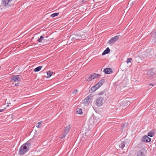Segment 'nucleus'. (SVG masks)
I'll return each mask as SVG.
<instances>
[{
    "label": "nucleus",
    "instance_id": "obj_1",
    "mask_svg": "<svg viewBox=\"0 0 156 156\" xmlns=\"http://www.w3.org/2000/svg\"><path fill=\"white\" fill-rule=\"evenodd\" d=\"M29 149L28 148L27 146L25 145H22L19 150V153L21 155H22L28 151Z\"/></svg>",
    "mask_w": 156,
    "mask_h": 156
},
{
    "label": "nucleus",
    "instance_id": "obj_2",
    "mask_svg": "<svg viewBox=\"0 0 156 156\" xmlns=\"http://www.w3.org/2000/svg\"><path fill=\"white\" fill-rule=\"evenodd\" d=\"M100 76V74L96 73H93L87 79V81H90L94 79L98 78Z\"/></svg>",
    "mask_w": 156,
    "mask_h": 156
},
{
    "label": "nucleus",
    "instance_id": "obj_3",
    "mask_svg": "<svg viewBox=\"0 0 156 156\" xmlns=\"http://www.w3.org/2000/svg\"><path fill=\"white\" fill-rule=\"evenodd\" d=\"M12 0H2V4L6 7H9L11 5Z\"/></svg>",
    "mask_w": 156,
    "mask_h": 156
},
{
    "label": "nucleus",
    "instance_id": "obj_4",
    "mask_svg": "<svg viewBox=\"0 0 156 156\" xmlns=\"http://www.w3.org/2000/svg\"><path fill=\"white\" fill-rule=\"evenodd\" d=\"M119 38V36H116L111 38L109 41L108 43L109 44H112L116 42Z\"/></svg>",
    "mask_w": 156,
    "mask_h": 156
},
{
    "label": "nucleus",
    "instance_id": "obj_5",
    "mask_svg": "<svg viewBox=\"0 0 156 156\" xmlns=\"http://www.w3.org/2000/svg\"><path fill=\"white\" fill-rule=\"evenodd\" d=\"M21 77L22 76L21 75H13L12 76L11 81L14 82L16 81H20Z\"/></svg>",
    "mask_w": 156,
    "mask_h": 156
},
{
    "label": "nucleus",
    "instance_id": "obj_6",
    "mask_svg": "<svg viewBox=\"0 0 156 156\" xmlns=\"http://www.w3.org/2000/svg\"><path fill=\"white\" fill-rule=\"evenodd\" d=\"M103 100V99L101 97L98 98L96 100V105L98 106L102 105Z\"/></svg>",
    "mask_w": 156,
    "mask_h": 156
},
{
    "label": "nucleus",
    "instance_id": "obj_7",
    "mask_svg": "<svg viewBox=\"0 0 156 156\" xmlns=\"http://www.w3.org/2000/svg\"><path fill=\"white\" fill-rule=\"evenodd\" d=\"M151 138L148 137L146 135L144 136L142 138V141L143 142H148L151 141Z\"/></svg>",
    "mask_w": 156,
    "mask_h": 156
},
{
    "label": "nucleus",
    "instance_id": "obj_8",
    "mask_svg": "<svg viewBox=\"0 0 156 156\" xmlns=\"http://www.w3.org/2000/svg\"><path fill=\"white\" fill-rule=\"evenodd\" d=\"M103 72L106 74H110L112 73V70L111 68H107L104 69Z\"/></svg>",
    "mask_w": 156,
    "mask_h": 156
},
{
    "label": "nucleus",
    "instance_id": "obj_9",
    "mask_svg": "<svg viewBox=\"0 0 156 156\" xmlns=\"http://www.w3.org/2000/svg\"><path fill=\"white\" fill-rule=\"evenodd\" d=\"M154 73L151 70H149L147 71V76L149 77L150 79L151 78H152V76H154Z\"/></svg>",
    "mask_w": 156,
    "mask_h": 156
},
{
    "label": "nucleus",
    "instance_id": "obj_10",
    "mask_svg": "<svg viewBox=\"0 0 156 156\" xmlns=\"http://www.w3.org/2000/svg\"><path fill=\"white\" fill-rule=\"evenodd\" d=\"M99 88L97 86L96 84L94 86H93L89 90V92L90 93H92L95 91L96 90L98 89Z\"/></svg>",
    "mask_w": 156,
    "mask_h": 156
},
{
    "label": "nucleus",
    "instance_id": "obj_11",
    "mask_svg": "<svg viewBox=\"0 0 156 156\" xmlns=\"http://www.w3.org/2000/svg\"><path fill=\"white\" fill-rule=\"evenodd\" d=\"M33 140L32 139H30L23 145H25L26 146H27V147L29 149V147L31 144V143L33 142Z\"/></svg>",
    "mask_w": 156,
    "mask_h": 156
},
{
    "label": "nucleus",
    "instance_id": "obj_12",
    "mask_svg": "<svg viewBox=\"0 0 156 156\" xmlns=\"http://www.w3.org/2000/svg\"><path fill=\"white\" fill-rule=\"evenodd\" d=\"M105 80L103 79L101 80L96 85L99 88L105 83Z\"/></svg>",
    "mask_w": 156,
    "mask_h": 156
},
{
    "label": "nucleus",
    "instance_id": "obj_13",
    "mask_svg": "<svg viewBox=\"0 0 156 156\" xmlns=\"http://www.w3.org/2000/svg\"><path fill=\"white\" fill-rule=\"evenodd\" d=\"M91 96L89 95L87 96L83 100V102L84 104H87L89 102V100L91 98Z\"/></svg>",
    "mask_w": 156,
    "mask_h": 156
},
{
    "label": "nucleus",
    "instance_id": "obj_14",
    "mask_svg": "<svg viewBox=\"0 0 156 156\" xmlns=\"http://www.w3.org/2000/svg\"><path fill=\"white\" fill-rule=\"evenodd\" d=\"M110 49L108 47H107L106 49L104 50V52L102 53V55H103L106 54H108L110 52Z\"/></svg>",
    "mask_w": 156,
    "mask_h": 156
},
{
    "label": "nucleus",
    "instance_id": "obj_15",
    "mask_svg": "<svg viewBox=\"0 0 156 156\" xmlns=\"http://www.w3.org/2000/svg\"><path fill=\"white\" fill-rule=\"evenodd\" d=\"M136 156H145V155L144 152L141 151H139L137 152Z\"/></svg>",
    "mask_w": 156,
    "mask_h": 156
},
{
    "label": "nucleus",
    "instance_id": "obj_16",
    "mask_svg": "<svg viewBox=\"0 0 156 156\" xmlns=\"http://www.w3.org/2000/svg\"><path fill=\"white\" fill-rule=\"evenodd\" d=\"M53 73L52 72H51L50 71H48L47 72V76H46V77L47 78H49L50 76H51L52 74H53Z\"/></svg>",
    "mask_w": 156,
    "mask_h": 156
},
{
    "label": "nucleus",
    "instance_id": "obj_17",
    "mask_svg": "<svg viewBox=\"0 0 156 156\" xmlns=\"http://www.w3.org/2000/svg\"><path fill=\"white\" fill-rule=\"evenodd\" d=\"M70 128L71 127L70 125H68L65 127L64 131L67 133H68L70 129Z\"/></svg>",
    "mask_w": 156,
    "mask_h": 156
},
{
    "label": "nucleus",
    "instance_id": "obj_18",
    "mask_svg": "<svg viewBox=\"0 0 156 156\" xmlns=\"http://www.w3.org/2000/svg\"><path fill=\"white\" fill-rule=\"evenodd\" d=\"M125 143L124 141H122L121 143L119 144V147L122 149H123L125 146Z\"/></svg>",
    "mask_w": 156,
    "mask_h": 156
},
{
    "label": "nucleus",
    "instance_id": "obj_19",
    "mask_svg": "<svg viewBox=\"0 0 156 156\" xmlns=\"http://www.w3.org/2000/svg\"><path fill=\"white\" fill-rule=\"evenodd\" d=\"M42 66H39L34 69V72H38L41 70V69L42 68Z\"/></svg>",
    "mask_w": 156,
    "mask_h": 156
},
{
    "label": "nucleus",
    "instance_id": "obj_20",
    "mask_svg": "<svg viewBox=\"0 0 156 156\" xmlns=\"http://www.w3.org/2000/svg\"><path fill=\"white\" fill-rule=\"evenodd\" d=\"M76 113H78L79 114H83L82 112V110L81 109L77 108L76 109Z\"/></svg>",
    "mask_w": 156,
    "mask_h": 156
},
{
    "label": "nucleus",
    "instance_id": "obj_21",
    "mask_svg": "<svg viewBox=\"0 0 156 156\" xmlns=\"http://www.w3.org/2000/svg\"><path fill=\"white\" fill-rule=\"evenodd\" d=\"M44 38V37L43 36H41L40 37V38H38L37 40V41L39 42L42 43V40H43Z\"/></svg>",
    "mask_w": 156,
    "mask_h": 156
},
{
    "label": "nucleus",
    "instance_id": "obj_22",
    "mask_svg": "<svg viewBox=\"0 0 156 156\" xmlns=\"http://www.w3.org/2000/svg\"><path fill=\"white\" fill-rule=\"evenodd\" d=\"M58 14V12L54 13L52 14L51 15V16L52 17H54L55 16H57Z\"/></svg>",
    "mask_w": 156,
    "mask_h": 156
},
{
    "label": "nucleus",
    "instance_id": "obj_23",
    "mask_svg": "<svg viewBox=\"0 0 156 156\" xmlns=\"http://www.w3.org/2000/svg\"><path fill=\"white\" fill-rule=\"evenodd\" d=\"M67 133H68L64 131V132L63 133V134L61 135V138L62 139V138H63L64 137H65Z\"/></svg>",
    "mask_w": 156,
    "mask_h": 156
},
{
    "label": "nucleus",
    "instance_id": "obj_24",
    "mask_svg": "<svg viewBox=\"0 0 156 156\" xmlns=\"http://www.w3.org/2000/svg\"><path fill=\"white\" fill-rule=\"evenodd\" d=\"M153 133L152 132H150L148 133L147 135L151 137H152L153 136Z\"/></svg>",
    "mask_w": 156,
    "mask_h": 156
},
{
    "label": "nucleus",
    "instance_id": "obj_25",
    "mask_svg": "<svg viewBox=\"0 0 156 156\" xmlns=\"http://www.w3.org/2000/svg\"><path fill=\"white\" fill-rule=\"evenodd\" d=\"M81 38H82L80 36H76L75 37V39H76V40H80V39H81Z\"/></svg>",
    "mask_w": 156,
    "mask_h": 156
},
{
    "label": "nucleus",
    "instance_id": "obj_26",
    "mask_svg": "<svg viewBox=\"0 0 156 156\" xmlns=\"http://www.w3.org/2000/svg\"><path fill=\"white\" fill-rule=\"evenodd\" d=\"M132 59L130 58H127V61H126V62L128 63L129 62H130L132 60Z\"/></svg>",
    "mask_w": 156,
    "mask_h": 156
},
{
    "label": "nucleus",
    "instance_id": "obj_27",
    "mask_svg": "<svg viewBox=\"0 0 156 156\" xmlns=\"http://www.w3.org/2000/svg\"><path fill=\"white\" fill-rule=\"evenodd\" d=\"M69 38H71V39L74 42H75V41L76 40V39H75V37H73V36L72 35H71L70 36V37Z\"/></svg>",
    "mask_w": 156,
    "mask_h": 156
},
{
    "label": "nucleus",
    "instance_id": "obj_28",
    "mask_svg": "<svg viewBox=\"0 0 156 156\" xmlns=\"http://www.w3.org/2000/svg\"><path fill=\"white\" fill-rule=\"evenodd\" d=\"M37 128H40V126L41 125V122H40L37 123Z\"/></svg>",
    "mask_w": 156,
    "mask_h": 156
},
{
    "label": "nucleus",
    "instance_id": "obj_29",
    "mask_svg": "<svg viewBox=\"0 0 156 156\" xmlns=\"http://www.w3.org/2000/svg\"><path fill=\"white\" fill-rule=\"evenodd\" d=\"M105 91L104 90H103V91H102L100 92L99 93V95H101L105 93Z\"/></svg>",
    "mask_w": 156,
    "mask_h": 156
},
{
    "label": "nucleus",
    "instance_id": "obj_30",
    "mask_svg": "<svg viewBox=\"0 0 156 156\" xmlns=\"http://www.w3.org/2000/svg\"><path fill=\"white\" fill-rule=\"evenodd\" d=\"M77 90H76V89L75 90H74V91H73V94H76V93L77 92Z\"/></svg>",
    "mask_w": 156,
    "mask_h": 156
},
{
    "label": "nucleus",
    "instance_id": "obj_31",
    "mask_svg": "<svg viewBox=\"0 0 156 156\" xmlns=\"http://www.w3.org/2000/svg\"><path fill=\"white\" fill-rule=\"evenodd\" d=\"M151 34L153 35L154 36H155L156 35V32H151Z\"/></svg>",
    "mask_w": 156,
    "mask_h": 156
},
{
    "label": "nucleus",
    "instance_id": "obj_32",
    "mask_svg": "<svg viewBox=\"0 0 156 156\" xmlns=\"http://www.w3.org/2000/svg\"><path fill=\"white\" fill-rule=\"evenodd\" d=\"M15 85L16 86H19V83H15Z\"/></svg>",
    "mask_w": 156,
    "mask_h": 156
},
{
    "label": "nucleus",
    "instance_id": "obj_33",
    "mask_svg": "<svg viewBox=\"0 0 156 156\" xmlns=\"http://www.w3.org/2000/svg\"><path fill=\"white\" fill-rule=\"evenodd\" d=\"M5 108L3 109H1L0 110V112H4L5 110Z\"/></svg>",
    "mask_w": 156,
    "mask_h": 156
},
{
    "label": "nucleus",
    "instance_id": "obj_34",
    "mask_svg": "<svg viewBox=\"0 0 156 156\" xmlns=\"http://www.w3.org/2000/svg\"><path fill=\"white\" fill-rule=\"evenodd\" d=\"M105 0H101L99 1L100 3H102L103 1H104Z\"/></svg>",
    "mask_w": 156,
    "mask_h": 156
},
{
    "label": "nucleus",
    "instance_id": "obj_35",
    "mask_svg": "<svg viewBox=\"0 0 156 156\" xmlns=\"http://www.w3.org/2000/svg\"><path fill=\"white\" fill-rule=\"evenodd\" d=\"M149 85H151V86H153L154 85V84H152V83H150L149 84Z\"/></svg>",
    "mask_w": 156,
    "mask_h": 156
},
{
    "label": "nucleus",
    "instance_id": "obj_36",
    "mask_svg": "<svg viewBox=\"0 0 156 156\" xmlns=\"http://www.w3.org/2000/svg\"><path fill=\"white\" fill-rule=\"evenodd\" d=\"M1 66H0V69H1Z\"/></svg>",
    "mask_w": 156,
    "mask_h": 156
}]
</instances>
